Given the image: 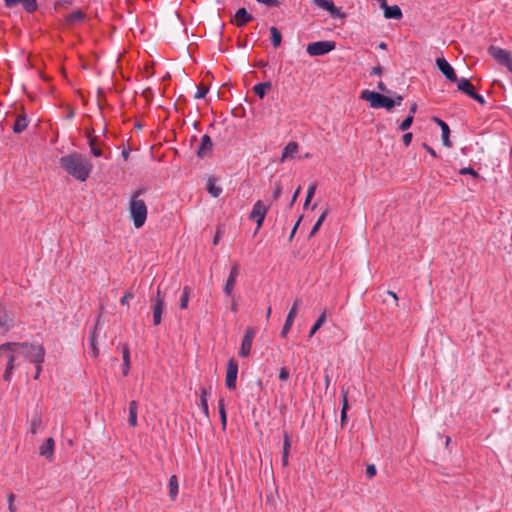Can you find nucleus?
I'll return each instance as SVG.
<instances>
[{
	"instance_id": "nucleus-12",
	"label": "nucleus",
	"mask_w": 512,
	"mask_h": 512,
	"mask_svg": "<svg viewBox=\"0 0 512 512\" xmlns=\"http://www.w3.org/2000/svg\"><path fill=\"white\" fill-rule=\"evenodd\" d=\"M301 304V300L300 299H296L292 305V307L290 308L289 312H288V315L286 317V320H285V323H284V326L280 332V336L285 338L289 332V330L291 329L292 325H293V322H294V319L297 315V311H298V308Z\"/></svg>"
},
{
	"instance_id": "nucleus-27",
	"label": "nucleus",
	"mask_w": 512,
	"mask_h": 512,
	"mask_svg": "<svg viewBox=\"0 0 512 512\" xmlns=\"http://www.w3.org/2000/svg\"><path fill=\"white\" fill-rule=\"evenodd\" d=\"M122 357H123V367L122 374L124 377L128 376L130 370V349L129 345L126 343L122 348Z\"/></svg>"
},
{
	"instance_id": "nucleus-42",
	"label": "nucleus",
	"mask_w": 512,
	"mask_h": 512,
	"mask_svg": "<svg viewBox=\"0 0 512 512\" xmlns=\"http://www.w3.org/2000/svg\"><path fill=\"white\" fill-rule=\"evenodd\" d=\"M459 174H461V175L468 174V175L473 176L474 178L479 177L478 172L476 170H474L472 167H464V168L460 169Z\"/></svg>"
},
{
	"instance_id": "nucleus-24",
	"label": "nucleus",
	"mask_w": 512,
	"mask_h": 512,
	"mask_svg": "<svg viewBox=\"0 0 512 512\" xmlns=\"http://www.w3.org/2000/svg\"><path fill=\"white\" fill-rule=\"evenodd\" d=\"M299 150L297 142H289L283 149L281 161L284 162L286 159H293Z\"/></svg>"
},
{
	"instance_id": "nucleus-47",
	"label": "nucleus",
	"mask_w": 512,
	"mask_h": 512,
	"mask_svg": "<svg viewBox=\"0 0 512 512\" xmlns=\"http://www.w3.org/2000/svg\"><path fill=\"white\" fill-rule=\"evenodd\" d=\"M289 370L286 367H282L279 371V380L280 381H286L289 378Z\"/></svg>"
},
{
	"instance_id": "nucleus-56",
	"label": "nucleus",
	"mask_w": 512,
	"mask_h": 512,
	"mask_svg": "<svg viewBox=\"0 0 512 512\" xmlns=\"http://www.w3.org/2000/svg\"><path fill=\"white\" fill-rule=\"evenodd\" d=\"M423 148L434 158H437L438 155L436 153V151L431 147L429 146L428 144L426 143H423Z\"/></svg>"
},
{
	"instance_id": "nucleus-44",
	"label": "nucleus",
	"mask_w": 512,
	"mask_h": 512,
	"mask_svg": "<svg viewBox=\"0 0 512 512\" xmlns=\"http://www.w3.org/2000/svg\"><path fill=\"white\" fill-rule=\"evenodd\" d=\"M134 298V293L132 291H126L122 298L120 299V303L122 305H128L130 299Z\"/></svg>"
},
{
	"instance_id": "nucleus-60",
	"label": "nucleus",
	"mask_w": 512,
	"mask_h": 512,
	"mask_svg": "<svg viewBox=\"0 0 512 512\" xmlns=\"http://www.w3.org/2000/svg\"><path fill=\"white\" fill-rule=\"evenodd\" d=\"M377 88L384 93H391V91L387 88L384 82L379 81L377 84Z\"/></svg>"
},
{
	"instance_id": "nucleus-22",
	"label": "nucleus",
	"mask_w": 512,
	"mask_h": 512,
	"mask_svg": "<svg viewBox=\"0 0 512 512\" xmlns=\"http://www.w3.org/2000/svg\"><path fill=\"white\" fill-rule=\"evenodd\" d=\"M210 394H211V386L200 388V403H199V405L207 419H209L208 398H209Z\"/></svg>"
},
{
	"instance_id": "nucleus-23",
	"label": "nucleus",
	"mask_w": 512,
	"mask_h": 512,
	"mask_svg": "<svg viewBox=\"0 0 512 512\" xmlns=\"http://www.w3.org/2000/svg\"><path fill=\"white\" fill-rule=\"evenodd\" d=\"M433 119L439 125L441 130H443V133L441 135L443 145L446 147H451L452 143L449 138L450 137V128H449L448 124L440 118L434 117Z\"/></svg>"
},
{
	"instance_id": "nucleus-31",
	"label": "nucleus",
	"mask_w": 512,
	"mask_h": 512,
	"mask_svg": "<svg viewBox=\"0 0 512 512\" xmlns=\"http://www.w3.org/2000/svg\"><path fill=\"white\" fill-rule=\"evenodd\" d=\"M272 87V84L270 81H267V82H261V83H257L254 87H253V91L254 93L259 97V98H264V96L267 94V92L271 89Z\"/></svg>"
},
{
	"instance_id": "nucleus-26",
	"label": "nucleus",
	"mask_w": 512,
	"mask_h": 512,
	"mask_svg": "<svg viewBox=\"0 0 512 512\" xmlns=\"http://www.w3.org/2000/svg\"><path fill=\"white\" fill-rule=\"evenodd\" d=\"M28 124L29 120L25 114L18 115L13 125V132L16 134L22 133Z\"/></svg>"
},
{
	"instance_id": "nucleus-41",
	"label": "nucleus",
	"mask_w": 512,
	"mask_h": 512,
	"mask_svg": "<svg viewBox=\"0 0 512 512\" xmlns=\"http://www.w3.org/2000/svg\"><path fill=\"white\" fill-rule=\"evenodd\" d=\"M209 89L207 86L205 85H200L198 87V91L196 92V94L194 95V98L195 99H201V98H204L206 96V94L208 93Z\"/></svg>"
},
{
	"instance_id": "nucleus-45",
	"label": "nucleus",
	"mask_w": 512,
	"mask_h": 512,
	"mask_svg": "<svg viewBox=\"0 0 512 512\" xmlns=\"http://www.w3.org/2000/svg\"><path fill=\"white\" fill-rule=\"evenodd\" d=\"M260 4H264L268 7H279L280 2L278 0H256Z\"/></svg>"
},
{
	"instance_id": "nucleus-29",
	"label": "nucleus",
	"mask_w": 512,
	"mask_h": 512,
	"mask_svg": "<svg viewBox=\"0 0 512 512\" xmlns=\"http://www.w3.org/2000/svg\"><path fill=\"white\" fill-rule=\"evenodd\" d=\"M86 14L81 10H75L72 13L65 16V22L67 25H73L76 22L84 21Z\"/></svg>"
},
{
	"instance_id": "nucleus-39",
	"label": "nucleus",
	"mask_w": 512,
	"mask_h": 512,
	"mask_svg": "<svg viewBox=\"0 0 512 512\" xmlns=\"http://www.w3.org/2000/svg\"><path fill=\"white\" fill-rule=\"evenodd\" d=\"M42 423V420L39 416H35L32 418L30 423V432L31 434L35 435Z\"/></svg>"
},
{
	"instance_id": "nucleus-28",
	"label": "nucleus",
	"mask_w": 512,
	"mask_h": 512,
	"mask_svg": "<svg viewBox=\"0 0 512 512\" xmlns=\"http://www.w3.org/2000/svg\"><path fill=\"white\" fill-rule=\"evenodd\" d=\"M284 443H283V452H282V464L283 466H287L289 463V451L291 448V439L288 432L284 431L283 433Z\"/></svg>"
},
{
	"instance_id": "nucleus-36",
	"label": "nucleus",
	"mask_w": 512,
	"mask_h": 512,
	"mask_svg": "<svg viewBox=\"0 0 512 512\" xmlns=\"http://www.w3.org/2000/svg\"><path fill=\"white\" fill-rule=\"evenodd\" d=\"M325 321H326V311L324 310L320 314V316L318 317L316 322L313 324V326L311 327L308 336L312 337L322 327V325L325 323Z\"/></svg>"
},
{
	"instance_id": "nucleus-59",
	"label": "nucleus",
	"mask_w": 512,
	"mask_h": 512,
	"mask_svg": "<svg viewBox=\"0 0 512 512\" xmlns=\"http://www.w3.org/2000/svg\"><path fill=\"white\" fill-rule=\"evenodd\" d=\"M329 214V209L326 208L322 213L321 215L319 216L318 220L316 221V223H320L322 225V223L324 222V220L326 219L327 215Z\"/></svg>"
},
{
	"instance_id": "nucleus-50",
	"label": "nucleus",
	"mask_w": 512,
	"mask_h": 512,
	"mask_svg": "<svg viewBox=\"0 0 512 512\" xmlns=\"http://www.w3.org/2000/svg\"><path fill=\"white\" fill-rule=\"evenodd\" d=\"M15 352H10V354L7 356V364H6V367H11L12 369L15 368V355H14Z\"/></svg>"
},
{
	"instance_id": "nucleus-11",
	"label": "nucleus",
	"mask_w": 512,
	"mask_h": 512,
	"mask_svg": "<svg viewBox=\"0 0 512 512\" xmlns=\"http://www.w3.org/2000/svg\"><path fill=\"white\" fill-rule=\"evenodd\" d=\"M313 4L317 7L329 12L332 18H345L346 14L336 7L332 0H312Z\"/></svg>"
},
{
	"instance_id": "nucleus-8",
	"label": "nucleus",
	"mask_w": 512,
	"mask_h": 512,
	"mask_svg": "<svg viewBox=\"0 0 512 512\" xmlns=\"http://www.w3.org/2000/svg\"><path fill=\"white\" fill-rule=\"evenodd\" d=\"M256 329L254 327H247L242 338L239 355L241 357H248L251 353L253 340L256 336Z\"/></svg>"
},
{
	"instance_id": "nucleus-21",
	"label": "nucleus",
	"mask_w": 512,
	"mask_h": 512,
	"mask_svg": "<svg viewBox=\"0 0 512 512\" xmlns=\"http://www.w3.org/2000/svg\"><path fill=\"white\" fill-rule=\"evenodd\" d=\"M97 329H98V325L96 324L93 327V330L91 331V333L89 335V339H88L89 349H90L89 354L94 359H96L99 356V348L97 346V337H98Z\"/></svg>"
},
{
	"instance_id": "nucleus-34",
	"label": "nucleus",
	"mask_w": 512,
	"mask_h": 512,
	"mask_svg": "<svg viewBox=\"0 0 512 512\" xmlns=\"http://www.w3.org/2000/svg\"><path fill=\"white\" fill-rule=\"evenodd\" d=\"M270 39L274 48H277L281 45L282 34L275 26L270 28Z\"/></svg>"
},
{
	"instance_id": "nucleus-46",
	"label": "nucleus",
	"mask_w": 512,
	"mask_h": 512,
	"mask_svg": "<svg viewBox=\"0 0 512 512\" xmlns=\"http://www.w3.org/2000/svg\"><path fill=\"white\" fill-rule=\"evenodd\" d=\"M15 495L10 493L8 495V509L10 512H16V506L14 505Z\"/></svg>"
},
{
	"instance_id": "nucleus-25",
	"label": "nucleus",
	"mask_w": 512,
	"mask_h": 512,
	"mask_svg": "<svg viewBox=\"0 0 512 512\" xmlns=\"http://www.w3.org/2000/svg\"><path fill=\"white\" fill-rule=\"evenodd\" d=\"M456 82L457 88L469 97H471L476 92L475 87L467 78H457Z\"/></svg>"
},
{
	"instance_id": "nucleus-3",
	"label": "nucleus",
	"mask_w": 512,
	"mask_h": 512,
	"mask_svg": "<svg viewBox=\"0 0 512 512\" xmlns=\"http://www.w3.org/2000/svg\"><path fill=\"white\" fill-rule=\"evenodd\" d=\"M147 191L145 187H141L132 192L130 203H129V212L131 219L133 221V225L135 228H141L147 219V206L145 202L139 197Z\"/></svg>"
},
{
	"instance_id": "nucleus-9",
	"label": "nucleus",
	"mask_w": 512,
	"mask_h": 512,
	"mask_svg": "<svg viewBox=\"0 0 512 512\" xmlns=\"http://www.w3.org/2000/svg\"><path fill=\"white\" fill-rule=\"evenodd\" d=\"M238 362L234 358H230L227 362V372H226V379H225V385L229 390H235L236 389V380L238 375Z\"/></svg>"
},
{
	"instance_id": "nucleus-4",
	"label": "nucleus",
	"mask_w": 512,
	"mask_h": 512,
	"mask_svg": "<svg viewBox=\"0 0 512 512\" xmlns=\"http://www.w3.org/2000/svg\"><path fill=\"white\" fill-rule=\"evenodd\" d=\"M360 98L370 103L372 108H385L390 111L393 108L392 98L370 90H363Z\"/></svg>"
},
{
	"instance_id": "nucleus-43",
	"label": "nucleus",
	"mask_w": 512,
	"mask_h": 512,
	"mask_svg": "<svg viewBox=\"0 0 512 512\" xmlns=\"http://www.w3.org/2000/svg\"><path fill=\"white\" fill-rule=\"evenodd\" d=\"M281 194H282V185H281L280 182H277L275 184V187H274V190H273V193H272V198L274 200H278L279 197L281 196Z\"/></svg>"
},
{
	"instance_id": "nucleus-13",
	"label": "nucleus",
	"mask_w": 512,
	"mask_h": 512,
	"mask_svg": "<svg viewBox=\"0 0 512 512\" xmlns=\"http://www.w3.org/2000/svg\"><path fill=\"white\" fill-rule=\"evenodd\" d=\"M239 276V264L235 262L230 270L229 276L224 284L223 292L226 296H231L234 286L236 284L237 278Z\"/></svg>"
},
{
	"instance_id": "nucleus-10",
	"label": "nucleus",
	"mask_w": 512,
	"mask_h": 512,
	"mask_svg": "<svg viewBox=\"0 0 512 512\" xmlns=\"http://www.w3.org/2000/svg\"><path fill=\"white\" fill-rule=\"evenodd\" d=\"M488 54L503 66H506L512 60L511 52L495 45L488 47Z\"/></svg>"
},
{
	"instance_id": "nucleus-38",
	"label": "nucleus",
	"mask_w": 512,
	"mask_h": 512,
	"mask_svg": "<svg viewBox=\"0 0 512 512\" xmlns=\"http://www.w3.org/2000/svg\"><path fill=\"white\" fill-rule=\"evenodd\" d=\"M218 410H219V414H220V421H221L222 427H223V429H225L226 425H227V414H226L225 402H224L223 398H220L218 401Z\"/></svg>"
},
{
	"instance_id": "nucleus-48",
	"label": "nucleus",
	"mask_w": 512,
	"mask_h": 512,
	"mask_svg": "<svg viewBox=\"0 0 512 512\" xmlns=\"http://www.w3.org/2000/svg\"><path fill=\"white\" fill-rule=\"evenodd\" d=\"M376 475V467L374 464H369L366 467V476L371 479Z\"/></svg>"
},
{
	"instance_id": "nucleus-1",
	"label": "nucleus",
	"mask_w": 512,
	"mask_h": 512,
	"mask_svg": "<svg viewBox=\"0 0 512 512\" xmlns=\"http://www.w3.org/2000/svg\"><path fill=\"white\" fill-rule=\"evenodd\" d=\"M60 167L80 182H85L93 169L92 162L79 152H72L59 159Z\"/></svg>"
},
{
	"instance_id": "nucleus-63",
	"label": "nucleus",
	"mask_w": 512,
	"mask_h": 512,
	"mask_svg": "<svg viewBox=\"0 0 512 512\" xmlns=\"http://www.w3.org/2000/svg\"><path fill=\"white\" fill-rule=\"evenodd\" d=\"M35 365V375L34 379H38L42 372V364H34Z\"/></svg>"
},
{
	"instance_id": "nucleus-53",
	"label": "nucleus",
	"mask_w": 512,
	"mask_h": 512,
	"mask_svg": "<svg viewBox=\"0 0 512 512\" xmlns=\"http://www.w3.org/2000/svg\"><path fill=\"white\" fill-rule=\"evenodd\" d=\"M470 98L477 101L481 105H485V103H486L484 97L477 92H475Z\"/></svg>"
},
{
	"instance_id": "nucleus-64",
	"label": "nucleus",
	"mask_w": 512,
	"mask_h": 512,
	"mask_svg": "<svg viewBox=\"0 0 512 512\" xmlns=\"http://www.w3.org/2000/svg\"><path fill=\"white\" fill-rule=\"evenodd\" d=\"M129 155H130V148H129V147L124 148V149L122 150V152H121V156H122V158L126 161V160H128Z\"/></svg>"
},
{
	"instance_id": "nucleus-19",
	"label": "nucleus",
	"mask_w": 512,
	"mask_h": 512,
	"mask_svg": "<svg viewBox=\"0 0 512 512\" xmlns=\"http://www.w3.org/2000/svg\"><path fill=\"white\" fill-rule=\"evenodd\" d=\"M348 389L347 388H342L341 389V395H340V398H341V402H342V407H341V414H340V422H341V426L343 427L346 422H347V411L349 409V404H348Z\"/></svg>"
},
{
	"instance_id": "nucleus-2",
	"label": "nucleus",
	"mask_w": 512,
	"mask_h": 512,
	"mask_svg": "<svg viewBox=\"0 0 512 512\" xmlns=\"http://www.w3.org/2000/svg\"><path fill=\"white\" fill-rule=\"evenodd\" d=\"M24 349V357L32 364H42L45 359V348L42 344L29 342H6L0 345V353L5 351L17 352L18 349Z\"/></svg>"
},
{
	"instance_id": "nucleus-30",
	"label": "nucleus",
	"mask_w": 512,
	"mask_h": 512,
	"mask_svg": "<svg viewBox=\"0 0 512 512\" xmlns=\"http://www.w3.org/2000/svg\"><path fill=\"white\" fill-rule=\"evenodd\" d=\"M138 403L135 400L129 402L128 423L131 427L137 426Z\"/></svg>"
},
{
	"instance_id": "nucleus-54",
	"label": "nucleus",
	"mask_w": 512,
	"mask_h": 512,
	"mask_svg": "<svg viewBox=\"0 0 512 512\" xmlns=\"http://www.w3.org/2000/svg\"><path fill=\"white\" fill-rule=\"evenodd\" d=\"M222 234H223V230L221 229V227H217L216 233H215L214 238H213V244L214 245L218 244Z\"/></svg>"
},
{
	"instance_id": "nucleus-55",
	"label": "nucleus",
	"mask_w": 512,
	"mask_h": 512,
	"mask_svg": "<svg viewBox=\"0 0 512 512\" xmlns=\"http://www.w3.org/2000/svg\"><path fill=\"white\" fill-rule=\"evenodd\" d=\"M301 220H302V216H300V217L298 218V220L296 221V223H295L294 227L292 228V231H291V234H290V236H289V238H288V241H292V239H293V237H294V235H295V233H296V231H297V228H298V226L300 225Z\"/></svg>"
},
{
	"instance_id": "nucleus-61",
	"label": "nucleus",
	"mask_w": 512,
	"mask_h": 512,
	"mask_svg": "<svg viewBox=\"0 0 512 512\" xmlns=\"http://www.w3.org/2000/svg\"><path fill=\"white\" fill-rule=\"evenodd\" d=\"M300 189L301 187L299 186L296 191L294 192L293 196H292V199L289 203V207H292L294 205V203L296 202L297 198H298V195L300 193Z\"/></svg>"
},
{
	"instance_id": "nucleus-20",
	"label": "nucleus",
	"mask_w": 512,
	"mask_h": 512,
	"mask_svg": "<svg viewBox=\"0 0 512 512\" xmlns=\"http://www.w3.org/2000/svg\"><path fill=\"white\" fill-rule=\"evenodd\" d=\"M253 20V16L245 8H239L234 16V22L237 27H243Z\"/></svg>"
},
{
	"instance_id": "nucleus-17",
	"label": "nucleus",
	"mask_w": 512,
	"mask_h": 512,
	"mask_svg": "<svg viewBox=\"0 0 512 512\" xmlns=\"http://www.w3.org/2000/svg\"><path fill=\"white\" fill-rule=\"evenodd\" d=\"M212 150H213V143H212L211 137L207 134L203 135L201 138L200 145H199L198 149L196 150V155L199 158H205L212 154Z\"/></svg>"
},
{
	"instance_id": "nucleus-49",
	"label": "nucleus",
	"mask_w": 512,
	"mask_h": 512,
	"mask_svg": "<svg viewBox=\"0 0 512 512\" xmlns=\"http://www.w3.org/2000/svg\"><path fill=\"white\" fill-rule=\"evenodd\" d=\"M316 188H317L316 183H313L309 186V188L307 190V194H306V198H308V201L312 200V198L315 194Z\"/></svg>"
},
{
	"instance_id": "nucleus-18",
	"label": "nucleus",
	"mask_w": 512,
	"mask_h": 512,
	"mask_svg": "<svg viewBox=\"0 0 512 512\" xmlns=\"http://www.w3.org/2000/svg\"><path fill=\"white\" fill-rule=\"evenodd\" d=\"M380 7L384 10V17L386 19L400 20L403 17L401 8L398 5L389 6L387 0Z\"/></svg>"
},
{
	"instance_id": "nucleus-40",
	"label": "nucleus",
	"mask_w": 512,
	"mask_h": 512,
	"mask_svg": "<svg viewBox=\"0 0 512 512\" xmlns=\"http://www.w3.org/2000/svg\"><path fill=\"white\" fill-rule=\"evenodd\" d=\"M413 118H412V115H408L399 125V130L401 131H406L408 130L412 123H413Z\"/></svg>"
},
{
	"instance_id": "nucleus-15",
	"label": "nucleus",
	"mask_w": 512,
	"mask_h": 512,
	"mask_svg": "<svg viewBox=\"0 0 512 512\" xmlns=\"http://www.w3.org/2000/svg\"><path fill=\"white\" fill-rule=\"evenodd\" d=\"M4 2L8 8L21 5L27 13H33L38 9L37 0H4Z\"/></svg>"
},
{
	"instance_id": "nucleus-14",
	"label": "nucleus",
	"mask_w": 512,
	"mask_h": 512,
	"mask_svg": "<svg viewBox=\"0 0 512 512\" xmlns=\"http://www.w3.org/2000/svg\"><path fill=\"white\" fill-rule=\"evenodd\" d=\"M436 65L441 73L451 82L457 81V75L454 68L450 65V63L444 58L440 57L436 59Z\"/></svg>"
},
{
	"instance_id": "nucleus-58",
	"label": "nucleus",
	"mask_w": 512,
	"mask_h": 512,
	"mask_svg": "<svg viewBox=\"0 0 512 512\" xmlns=\"http://www.w3.org/2000/svg\"><path fill=\"white\" fill-rule=\"evenodd\" d=\"M382 73H383V68L380 65L373 67L370 71L371 76L381 75Z\"/></svg>"
},
{
	"instance_id": "nucleus-52",
	"label": "nucleus",
	"mask_w": 512,
	"mask_h": 512,
	"mask_svg": "<svg viewBox=\"0 0 512 512\" xmlns=\"http://www.w3.org/2000/svg\"><path fill=\"white\" fill-rule=\"evenodd\" d=\"M13 370L11 367H6L5 368V371H4V374H3V379L5 381H10L11 380V377H12V374H13Z\"/></svg>"
},
{
	"instance_id": "nucleus-16",
	"label": "nucleus",
	"mask_w": 512,
	"mask_h": 512,
	"mask_svg": "<svg viewBox=\"0 0 512 512\" xmlns=\"http://www.w3.org/2000/svg\"><path fill=\"white\" fill-rule=\"evenodd\" d=\"M55 451V440L52 437L46 439V441L39 447V455L44 457L48 462L54 460Z\"/></svg>"
},
{
	"instance_id": "nucleus-6",
	"label": "nucleus",
	"mask_w": 512,
	"mask_h": 512,
	"mask_svg": "<svg viewBox=\"0 0 512 512\" xmlns=\"http://www.w3.org/2000/svg\"><path fill=\"white\" fill-rule=\"evenodd\" d=\"M336 48V42L332 40H324L312 42L307 45L306 51L310 56H322Z\"/></svg>"
},
{
	"instance_id": "nucleus-32",
	"label": "nucleus",
	"mask_w": 512,
	"mask_h": 512,
	"mask_svg": "<svg viewBox=\"0 0 512 512\" xmlns=\"http://www.w3.org/2000/svg\"><path fill=\"white\" fill-rule=\"evenodd\" d=\"M86 136L88 138V144L90 146L91 153L94 157H101L102 156V150L97 148L96 141L97 137L92 136L91 131H87Z\"/></svg>"
},
{
	"instance_id": "nucleus-7",
	"label": "nucleus",
	"mask_w": 512,
	"mask_h": 512,
	"mask_svg": "<svg viewBox=\"0 0 512 512\" xmlns=\"http://www.w3.org/2000/svg\"><path fill=\"white\" fill-rule=\"evenodd\" d=\"M268 210L269 206H266L261 200L256 201L253 205L252 211L249 214V219L256 221L257 228L254 234H257L259 229L262 227Z\"/></svg>"
},
{
	"instance_id": "nucleus-35",
	"label": "nucleus",
	"mask_w": 512,
	"mask_h": 512,
	"mask_svg": "<svg viewBox=\"0 0 512 512\" xmlns=\"http://www.w3.org/2000/svg\"><path fill=\"white\" fill-rule=\"evenodd\" d=\"M178 479L175 475H172L169 479V496L174 500L178 495Z\"/></svg>"
},
{
	"instance_id": "nucleus-51",
	"label": "nucleus",
	"mask_w": 512,
	"mask_h": 512,
	"mask_svg": "<svg viewBox=\"0 0 512 512\" xmlns=\"http://www.w3.org/2000/svg\"><path fill=\"white\" fill-rule=\"evenodd\" d=\"M413 135L411 132H407L402 136L403 144L408 147L411 144Z\"/></svg>"
},
{
	"instance_id": "nucleus-5",
	"label": "nucleus",
	"mask_w": 512,
	"mask_h": 512,
	"mask_svg": "<svg viewBox=\"0 0 512 512\" xmlns=\"http://www.w3.org/2000/svg\"><path fill=\"white\" fill-rule=\"evenodd\" d=\"M165 300L166 295L164 292L161 291L159 285L154 295L150 298L154 326H158L162 322V314L166 307Z\"/></svg>"
},
{
	"instance_id": "nucleus-62",
	"label": "nucleus",
	"mask_w": 512,
	"mask_h": 512,
	"mask_svg": "<svg viewBox=\"0 0 512 512\" xmlns=\"http://www.w3.org/2000/svg\"><path fill=\"white\" fill-rule=\"evenodd\" d=\"M321 227V224L320 223H315L314 226L312 227L310 233H309V237H313L317 232L318 230L320 229Z\"/></svg>"
},
{
	"instance_id": "nucleus-57",
	"label": "nucleus",
	"mask_w": 512,
	"mask_h": 512,
	"mask_svg": "<svg viewBox=\"0 0 512 512\" xmlns=\"http://www.w3.org/2000/svg\"><path fill=\"white\" fill-rule=\"evenodd\" d=\"M403 101V96L402 95H398V94H395L394 95V98H392V102H393V108L396 106V105H401Z\"/></svg>"
},
{
	"instance_id": "nucleus-33",
	"label": "nucleus",
	"mask_w": 512,
	"mask_h": 512,
	"mask_svg": "<svg viewBox=\"0 0 512 512\" xmlns=\"http://www.w3.org/2000/svg\"><path fill=\"white\" fill-rule=\"evenodd\" d=\"M207 191L213 197H219L222 193V188L216 185V179L209 177L207 181Z\"/></svg>"
},
{
	"instance_id": "nucleus-37",
	"label": "nucleus",
	"mask_w": 512,
	"mask_h": 512,
	"mask_svg": "<svg viewBox=\"0 0 512 512\" xmlns=\"http://www.w3.org/2000/svg\"><path fill=\"white\" fill-rule=\"evenodd\" d=\"M190 294H191V288L189 286H184L182 295L180 297V308L181 309H186L188 307Z\"/></svg>"
}]
</instances>
